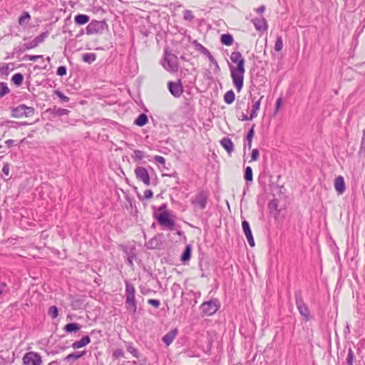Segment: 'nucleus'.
I'll return each instance as SVG.
<instances>
[{
  "label": "nucleus",
  "mask_w": 365,
  "mask_h": 365,
  "mask_svg": "<svg viewBox=\"0 0 365 365\" xmlns=\"http://www.w3.org/2000/svg\"><path fill=\"white\" fill-rule=\"evenodd\" d=\"M231 61L237 63V67L230 66V73L232 82L238 92L243 86L245 68V59L239 51L232 52L230 56Z\"/></svg>",
  "instance_id": "nucleus-1"
},
{
  "label": "nucleus",
  "mask_w": 365,
  "mask_h": 365,
  "mask_svg": "<svg viewBox=\"0 0 365 365\" xmlns=\"http://www.w3.org/2000/svg\"><path fill=\"white\" fill-rule=\"evenodd\" d=\"M298 312L299 313L300 324L307 334L312 332L311 327L315 321V315L312 312L309 306L302 300L298 299Z\"/></svg>",
  "instance_id": "nucleus-2"
},
{
  "label": "nucleus",
  "mask_w": 365,
  "mask_h": 365,
  "mask_svg": "<svg viewBox=\"0 0 365 365\" xmlns=\"http://www.w3.org/2000/svg\"><path fill=\"white\" fill-rule=\"evenodd\" d=\"M125 307L133 314L137 311L135 289L129 282H125Z\"/></svg>",
  "instance_id": "nucleus-3"
},
{
  "label": "nucleus",
  "mask_w": 365,
  "mask_h": 365,
  "mask_svg": "<svg viewBox=\"0 0 365 365\" xmlns=\"http://www.w3.org/2000/svg\"><path fill=\"white\" fill-rule=\"evenodd\" d=\"M108 25L105 20H93L86 26V34L88 35L101 34L104 31L108 30Z\"/></svg>",
  "instance_id": "nucleus-4"
},
{
  "label": "nucleus",
  "mask_w": 365,
  "mask_h": 365,
  "mask_svg": "<svg viewBox=\"0 0 365 365\" xmlns=\"http://www.w3.org/2000/svg\"><path fill=\"white\" fill-rule=\"evenodd\" d=\"M35 113V109L33 107L26 106L21 104L11 110V115L14 118H20L22 117H31Z\"/></svg>",
  "instance_id": "nucleus-5"
},
{
  "label": "nucleus",
  "mask_w": 365,
  "mask_h": 365,
  "mask_svg": "<svg viewBox=\"0 0 365 365\" xmlns=\"http://www.w3.org/2000/svg\"><path fill=\"white\" fill-rule=\"evenodd\" d=\"M209 194L206 191H201L197 193L192 199L191 203L195 208L202 210L206 208Z\"/></svg>",
  "instance_id": "nucleus-6"
},
{
  "label": "nucleus",
  "mask_w": 365,
  "mask_h": 365,
  "mask_svg": "<svg viewBox=\"0 0 365 365\" xmlns=\"http://www.w3.org/2000/svg\"><path fill=\"white\" fill-rule=\"evenodd\" d=\"M163 66L165 69L169 71L175 72L178 71V64L177 56L170 53L167 50L165 51V58Z\"/></svg>",
  "instance_id": "nucleus-7"
},
{
  "label": "nucleus",
  "mask_w": 365,
  "mask_h": 365,
  "mask_svg": "<svg viewBox=\"0 0 365 365\" xmlns=\"http://www.w3.org/2000/svg\"><path fill=\"white\" fill-rule=\"evenodd\" d=\"M22 361L24 365H41L43 362L40 354L34 351L26 352L22 358Z\"/></svg>",
  "instance_id": "nucleus-8"
},
{
  "label": "nucleus",
  "mask_w": 365,
  "mask_h": 365,
  "mask_svg": "<svg viewBox=\"0 0 365 365\" xmlns=\"http://www.w3.org/2000/svg\"><path fill=\"white\" fill-rule=\"evenodd\" d=\"M169 212L165 210L157 217V220L161 226H164L168 230L172 231L175 229V221L169 218Z\"/></svg>",
  "instance_id": "nucleus-9"
},
{
  "label": "nucleus",
  "mask_w": 365,
  "mask_h": 365,
  "mask_svg": "<svg viewBox=\"0 0 365 365\" xmlns=\"http://www.w3.org/2000/svg\"><path fill=\"white\" fill-rule=\"evenodd\" d=\"M202 311L207 315L215 314L219 309V303L217 300H211L205 302L201 305Z\"/></svg>",
  "instance_id": "nucleus-10"
},
{
  "label": "nucleus",
  "mask_w": 365,
  "mask_h": 365,
  "mask_svg": "<svg viewBox=\"0 0 365 365\" xmlns=\"http://www.w3.org/2000/svg\"><path fill=\"white\" fill-rule=\"evenodd\" d=\"M135 173L138 180L142 181L147 186L150 185V175L146 168L141 166L137 167Z\"/></svg>",
  "instance_id": "nucleus-11"
},
{
  "label": "nucleus",
  "mask_w": 365,
  "mask_h": 365,
  "mask_svg": "<svg viewBox=\"0 0 365 365\" xmlns=\"http://www.w3.org/2000/svg\"><path fill=\"white\" fill-rule=\"evenodd\" d=\"M169 91L172 95L175 97H180L182 92V86L180 82H172L168 83Z\"/></svg>",
  "instance_id": "nucleus-12"
},
{
  "label": "nucleus",
  "mask_w": 365,
  "mask_h": 365,
  "mask_svg": "<svg viewBox=\"0 0 365 365\" xmlns=\"http://www.w3.org/2000/svg\"><path fill=\"white\" fill-rule=\"evenodd\" d=\"M243 232L247 237V242L251 247L255 246V241L252 233L250 227V224L247 220H243L242 222Z\"/></svg>",
  "instance_id": "nucleus-13"
},
{
  "label": "nucleus",
  "mask_w": 365,
  "mask_h": 365,
  "mask_svg": "<svg viewBox=\"0 0 365 365\" xmlns=\"http://www.w3.org/2000/svg\"><path fill=\"white\" fill-rule=\"evenodd\" d=\"M334 188L339 195H342L346 189L344 179L339 175L334 180Z\"/></svg>",
  "instance_id": "nucleus-14"
},
{
  "label": "nucleus",
  "mask_w": 365,
  "mask_h": 365,
  "mask_svg": "<svg viewBox=\"0 0 365 365\" xmlns=\"http://www.w3.org/2000/svg\"><path fill=\"white\" fill-rule=\"evenodd\" d=\"M178 334L177 329H174L169 332H168L162 338L163 341L166 344V346H169L175 339Z\"/></svg>",
  "instance_id": "nucleus-15"
},
{
  "label": "nucleus",
  "mask_w": 365,
  "mask_h": 365,
  "mask_svg": "<svg viewBox=\"0 0 365 365\" xmlns=\"http://www.w3.org/2000/svg\"><path fill=\"white\" fill-rule=\"evenodd\" d=\"M220 145L224 148V149L229 153L231 154V153L234 150V144L231 139L228 138H223L220 140Z\"/></svg>",
  "instance_id": "nucleus-16"
},
{
  "label": "nucleus",
  "mask_w": 365,
  "mask_h": 365,
  "mask_svg": "<svg viewBox=\"0 0 365 365\" xmlns=\"http://www.w3.org/2000/svg\"><path fill=\"white\" fill-rule=\"evenodd\" d=\"M91 342V339L88 336H85L81 340L76 341L72 344V347L75 349H80L86 346Z\"/></svg>",
  "instance_id": "nucleus-17"
},
{
  "label": "nucleus",
  "mask_w": 365,
  "mask_h": 365,
  "mask_svg": "<svg viewBox=\"0 0 365 365\" xmlns=\"http://www.w3.org/2000/svg\"><path fill=\"white\" fill-rule=\"evenodd\" d=\"M90 20V17L86 14H78L74 18V22L76 25L82 26L87 24Z\"/></svg>",
  "instance_id": "nucleus-18"
},
{
  "label": "nucleus",
  "mask_w": 365,
  "mask_h": 365,
  "mask_svg": "<svg viewBox=\"0 0 365 365\" xmlns=\"http://www.w3.org/2000/svg\"><path fill=\"white\" fill-rule=\"evenodd\" d=\"M49 34L50 32L48 31L41 33L33 40L31 46H37L38 44L43 43L44 40L48 38Z\"/></svg>",
  "instance_id": "nucleus-19"
},
{
  "label": "nucleus",
  "mask_w": 365,
  "mask_h": 365,
  "mask_svg": "<svg viewBox=\"0 0 365 365\" xmlns=\"http://www.w3.org/2000/svg\"><path fill=\"white\" fill-rule=\"evenodd\" d=\"M253 23L257 30L262 31L266 29L267 24L264 18H256L253 20Z\"/></svg>",
  "instance_id": "nucleus-20"
},
{
  "label": "nucleus",
  "mask_w": 365,
  "mask_h": 365,
  "mask_svg": "<svg viewBox=\"0 0 365 365\" xmlns=\"http://www.w3.org/2000/svg\"><path fill=\"white\" fill-rule=\"evenodd\" d=\"M263 96H262L257 101L254 102L252 106V110L250 115V118H255L257 116V110L259 109L261 105V101L263 98Z\"/></svg>",
  "instance_id": "nucleus-21"
},
{
  "label": "nucleus",
  "mask_w": 365,
  "mask_h": 365,
  "mask_svg": "<svg viewBox=\"0 0 365 365\" xmlns=\"http://www.w3.org/2000/svg\"><path fill=\"white\" fill-rule=\"evenodd\" d=\"M220 41L225 46H230L233 42V37L230 34H224L220 36Z\"/></svg>",
  "instance_id": "nucleus-22"
},
{
  "label": "nucleus",
  "mask_w": 365,
  "mask_h": 365,
  "mask_svg": "<svg viewBox=\"0 0 365 365\" xmlns=\"http://www.w3.org/2000/svg\"><path fill=\"white\" fill-rule=\"evenodd\" d=\"M51 113L56 116L67 115L70 111L65 108L54 107L52 110H50Z\"/></svg>",
  "instance_id": "nucleus-23"
},
{
  "label": "nucleus",
  "mask_w": 365,
  "mask_h": 365,
  "mask_svg": "<svg viewBox=\"0 0 365 365\" xmlns=\"http://www.w3.org/2000/svg\"><path fill=\"white\" fill-rule=\"evenodd\" d=\"M148 121V116L145 113H141L139 116L135 120L134 123L138 126L145 125Z\"/></svg>",
  "instance_id": "nucleus-24"
},
{
  "label": "nucleus",
  "mask_w": 365,
  "mask_h": 365,
  "mask_svg": "<svg viewBox=\"0 0 365 365\" xmlns=\"http://www.w3.org/2000/svg\"><path fill=\"white\" fill-rule=\"evenodd\" d=\"M191 250H192L191 245H189L185 247V249L184 250L183 253L181 256L182 262H185L188 261L190 259Z\"/></svg>",
  "instance_id": "nucleus-25"
},
{
  "label": "nucleus",
  "mask_w": 365,
  "mask_h": 365,
  "mask_svg": "<svg viewBox=\"0 0 365 365\" xmlns=\"http://www.w3.org/2000/svg\"><path fill=\"white\" fill-rule=\"evenodd\" d=\"M81 329L80 324L77 323H69L64 327V330L66 332H76Z\"/></svg>",
  "instance_id": "nucleus-26"
},
{
  "label": "nucleus",
  "mask_w": 365,
  "mask_h": 365,
  "mask_svg": "<svg viewBox=\"0 0 365 365\" xmlns=\"http://www.w3.org/2000/svg\"><path fill=\"white\" fill-rule=\"evenodd\" d=\"M200 52L205 55L206 56H207V58H209L210 61L212 63L215 64L217 67H219L217 61L215 59V58L212 56L211 53L207 49L206 47H200Z\"/></svg>",
  "instance_id": "nucleus-27"
},
{
  "label": "nucleus",
  "mask_w": 365,
  "mask_h": 365,
  "mask_svg": "<svg viewBox=\"0 0 365 365\" xmlns=\"http://www.w3.org/2000/svg\"><path fill=\"white\" fill-rule=\"evenodd\" d=\"M96 59V55L93 53H86L82 55V60L85 63H92Z\"/></svg>",
  "instance_id": "nucleus-28"
},
{
  "label": "nucleus",
  "mask_w": 365,
  "mask_h": 365,
  "mask_svg": "<svg viewBox=\"0 0 365 365\" xmlns=\"http://www.w3.org/2000/svg\"><path fill=\"white\" fill-rule=\"evenodd\" d=\"M31 19V16L29 12L24 11L23 14L19 18V24L21 26H24L29 23Z\"/></svg>",
  "instance_id": "nucleus-29"
},
{
  "label": "nucleus",
  "mask_w": 365,
  "mask_h": 365,
  "mask_svg": "<svg viewBox=\"0 0 365 365\" xmlns=\"http://www.w3.org/2000/svg\"><path fill=\"white\" fill-rule=\"evenodd\" d=\"M235 93L232 90H230L225 93L224 96V101L227 104H231L235 101Z\"/></svg>",
  "instance_id": "nucleus-30"
},
{
  "label": "nucleus",
  "mask_w": 365,
  "mask_h": 365,
  "mask_svg": "<svg viewBox=\"0 0 365 365\" xmlns=\"http://www.w3.org/2000/svg\"><path fill=\"white\" fill-rule=\"evenodd\" d=\"M85 351L82 352H74L68 354L64 359V361H69L70 360H77L85 354Z\"/></svg>",
  "instance_id": "nucleus-31"
},
{
  "label": "nucleus",
  "mask_w": 365,
  "mask_h": 365,
  "mask_svg": "<svg viewBox=\"0 0 365 365\" xmlns=\"http://www.w3.org/2000/svg\"><path fill=\"white\" fill-rule=\"evenodd\" d=\"M146 247L148 249H155L158 247L159 245V240L157 237H153L151 240H150L147 243H146Z\"/></svg>",
  "instance_id": "nucleus-32"
},
{
  "label": "nucleus",
  "mask_w": 365,
  "mask_h": 365,
  "mask_svg": "<svg viewBox=\"0 0 365 365\" xmlns=\"http://www.w3.org/2000/svg\"><path fill=\"white\" fill-rule=\"evenodd\" d=\"M23 80L24 76L20 73H15L11 78L12 82L16 86L21 85Z\"/></svg>",
  "instance_id": "nucleus-33"
},
{
  "label": "nucleus",
  "mask_w": 365,
  "mask_h": 365,
  "mask_svg": "<svg viewBox=\"0 0 365 365\" xmlns=\"http://www.w3.org/2000/svg\"><path fill=\"white\" fill-rule=\"evenodd\" d=\"M244 177L247 182H252L253 180L252 169L251 167L247 166L245 168Z\"/></svg>",
  "instance_id": "nucleus-34"
},
{
  "label": "nucleus",
  "mask_w": 365,
  "mask_h": 365,
  "mask_svg": "<svg viewBox=\"0 0 365 365\" xmlns=\"http://www.w3.org/2000/svg\"><path fill=\"white\" fill-rule=\"evenodd\" d=\"M48 314L52 319H56L58 315V308L56 306L50 307Z\"/></svg>",
  "instance_id": "nucleus-35"
},
{
  "label": "nucleus",
  "mask_w": 365,
  "mask_h": 365,
  "mask_svg": "<svg viewBox=\"0 0 365 365\" xmlns=\"http://www.w3.org/2000/svg\"><path fill=\"white\" fill-rule=\"evenodd\" d=\"M9 92V89L6 83H0V98Z\"/></svg>",
  "instance_id": "nucleus-36"
},
{
  "label": "nucleus",
  "mask_w": 365,
  "mask_h": 365,
  "mask_svg": "<svg viewBox=\"0 0 365 365\" xmlns=\"http://www.w3.org/2000/svg\"><path fill=\"white\" fill-rule=\"evenodd\" d=\"M354 351L351 349H349L348 350V354L346 357V364L347 365H353V361H354Z\"/></svg>",
  "instance_id": "nucleus-37"
},
{
  "label": "nucleus",
  "mask_w": 365,
  "mask_h": 365,
  "mask_svg": "<svg viewBox=\"0 0 365 365\" xmlns=\"http://www.w3.org/2000/svg\"><path fill=\"white\" fill-rule=\"evenodd\" d=\"M133 153H134V155H133V158L135 160H142L144 157V153L140 150H134Z\"/></svg>",
  "instance_id": "nucleus-38"
},
{
  "label": "nucleus",
  "mask_w": 365,
  "mask_h": 365,
  "mask_svg": "<svg viewBox=\"0 0 365 365\" xmlns=\"http://www.w3.org/2000/svg\"><path fill=\"white\" fill-rule=\"evenodd\" d=\"M54 93L63 101V102H68L69 98L65 96L61 91L58 90H56Z\"/></svg>",
  "instance_id": "nucleus-39"
},
{
  "label": "nucleus",
  "mask_w": 365,
  "mask_h": 365,
  "mask_svg": "<svg viewBox=\"0 0 365 365\" xmlns=\"http://www.w3.org/2000/svg\"><path fill=\"white\" fill-rule=\"evenodd\" d=\"M67 73V68L64 66H59L57 68L56 74L60 76H66Z\"/></svg>",
  "instance_id": "nucleus-40"
},
{
  "label": "nucleus",
  "mask_w": 365,
  "mask_h": 365,
  "mask_svg": "<svg viewBox=\"0 0 365 365\" xmlns=\"http://www.w3.org/2000/svg\"><path fill=\"white\" fill-rule=\"evenodd\" d=\"M183 18L185 20L192 21L194 19V16L190 10H185L184 11Z\"/></svg>",
  "instance_id": "nucleus-41"
},
{
  "label": "nucleus",
  "mask_w": 365,
  "mask_h": 365,
  "mask_svg": "<svg viewBox=\"0 0 365 365\" xmlns=\"http://www.w3.org/2000/svg\"><path fill=\"white\" fill-rule=\"evenodd\" d=\"M128 351L135 358L138 359L139 358V353H138V351L134 348L133 346H129L128 347Z\"/></svg>",
  "instance_id": "nucleus-42"
},
{
  "label": "nucleus",
  "mask_w": 365,
  "mask_h": 365,
  "mask_svg": "<svg viewBox=\"0 0 365 365\" xmlns=\"http://www.w3.org/2000/svg\"><path fill=\"white\" fill-rule=\"evenodd\" d=\"M259 158V150L255 148L253 149L251 154V160L250 161H256Z\"/></svg>",
  "instance_id": "nucleus-43"
},
{
  "label": "nucleus",
  "mask_w": 365,
  "mask_h": 365,
  "mask_svg": "<svg viewBox=\"0 0 365 365\" xmlns=\"http://www.w3.org/2000/svg\"><path fill=\"white\" fill-rule=\"evenodd\" d=\"M41 58H43V56H41V55H38V56L26 55L24 56L25 60H29V61H35L37 59Z\"/></svg>",
  "instance_id": "nucleus-44"
},
{
  "label": "nucleus",
  "mask_w": 365,
  "mask_h": 365,
  "mask_svg": "<svg viewBox=\"0 0 365 365\" xmlns=\"http://www.w3.org/2000/svg\"><path fill=\"white\" fill-rule=\"evenodd\" d=\"M148 303L149 304L155 307V308H158L160 307V300L154 299H148Z\"/></svg>",
  "instance_id": "nucleus-45"
},
{
  "label": "nucleus",
  "mask_w": 365,
  "mask_h": 365,
  "mask_svg": "<svg viewBox=\"0 0 365 365\" xmlns=\"http://www.w3.org/2000/svg\"><path fill=\"white\" fill-rule=\"evenodd\" d=\"M359 153H365V135H364V134H362Z\"/></svg>",
  "instance_id": "nucleus-46"
},
{
  "label": "nucleus",
  "mask_w": 365,
  "mask_h": 365,
  "mask_svg": "<svg viewBox=\"0 0 365 365\" xmlns=\"http://www.w3.org/2000/svg\"><path fill=\"white\" fill-rule=\"evenodd\" d=\"M154 160L156 163H160L161 165H165V159L163 156H160V155H155L154 157Z\"/></svg>",
  "instance_id": "nucleus-47"
},
{
  "label": "nucleus",
  "mask_w": 365,
  "mask_h": 365,
  "mask_svg": "<svg viewBox=\"0 0 365 365\" xmlns=\"http://www.w3.org/2000/svg\"><path fill=\"white\" fill-rule=\"evenodd\" d=\"M238 119L242 121H246L248 120H252V118H250V116H247L243 112H241V113L238 115Z\"/></svg>",
  "instance_id": "nucleus-48"
},
{
  "label": "nucleus",
  "mask_w": 365,
  "mask_h": 365,
  "mask_svg": "<svg viewBox=\"0 0 365 365\" xmlns=\"http://www.w3.org/2000/svg\"><path fill=\"white\" fill-rule=\"evenodd\" d=\"M254 128H255V125H253L252 126L251 129L247 133V140H252V138H253V135H254V133H255Z\"/></svg>",
  "instance_id": "nucleus-49"
},
{
  "label": "nucleus",
  "mask_w": 365,
  "mask_h": 365,
  "mask_svg": "<svg viewBox=\"0 0 365 365\" xmlns=\"http://www.w3.org/2000/svg\"><path fill=\"white\" fill-rule=\"evenodd\" d=\"M153 192L151 190H146L144 192V197L145 199H150L153 197Z\"/></svg>",
  "instance_id": "nucleus-50"
},
{
  "label": "nucleus",
  "mask_w": 365,
  "mask_h": 365,
  "mask_svg": "<svg viewBox=\"0 0 365 365\" xmlns=\"http://www.w3.org/2000/svg\"><path fill=\"white\" fill-rule=\"evenodd\" d=\"M2 172L6 175H9V163H4V165L3 166V168H2Z\"/></svg>",
  "instance_id": "nucleus-51"
},
{
  "label": "nucleus",
  "mask_w": 365,
  "mask_h": 365,
  "mask_svg": "<svg viewBox=\"0 0 365 365\" xmlns=\"http://www.w3.org/2000/svg\"><path fill=\"white\" fill-rule=\"evenodd\" d=\"M123 351L121 349H117L114 351L113 355L115 357L118 358L123 356Z\"/></svg>",
  "instance_id": "nucleus-52"
},
{
  "label": "nucleus",
  "mask_w": 365,
  "mask_h": 365,
  "mask_svg": "<svg viewBox=\"0 0 365 365\" xmlns=\"http://www.w3.org/2000/svg\"><path fill=\"white\" fill-rule=\"evenodd\" d=\"M251 149L252 148V140H247V143L245 145L244 149L246 148Z\"/></svg>",
  "instance_id": "nucleus-53"
},
{
  "label": "nucleus",
  "mask_w": 365,
  "mask_h": 365,
  "mask_svg": "<svg viewBox=\"0 0 365 365\" xmlns=\"http://www.w3.org/2000/svg\"><path fill=\"white\" fill-rule=\"evenodd\" d=\"M265 10V6L264 5L260 6L257 9V12L259 14H262Z\"/></svg>",
  "instance_id": "nucleus-54"
},
{
  "label": "nucleus",
  "mask_w": 365,
  "mask_h": 365,
  "mask_svg": "<svg viewBox=\"0 0 365 365\" xmlns=\"http://www.w3.org/2000/svg\"><path fill=\"white\" fill-rule=\"evenodd\" d=\"M5 144L8 146V147H11L13 144H14V140L10 139V140H7L5 141Z\"/></svg>",
  "instance_id": "nucleus-55"
},
{
  "label": "nucleus",
  "mask_w": 365,
  "mask_h": 365,
  "mask_svg": "<svg viewBox=\"0 0 365 365\" xmlns=\"http://www.w3.org/2000/svg\"><path fill=\"white\" fill-rule=\"evenodd\" d=\"M277 204L275 201H272L270 203H269V207L272 209V208H274L276 209L277 208Z\"/></svg>",
  "instance_id": "nucleus-56"
},
{
  "label": "nucleus",
  "mask_w": 365,
  "mask_h": 365,
  "mask_svg": "<svg viewBox=\"0 0 365 365\" xmlns=\"http://www.w3.org/2000/svg\"><path fill=\"white\" fill-rule=\"evenodd\" d=\"M274 46H282V41L281 38H277Z\"/></svg>",
  "instance_id": "nucleus-57"
},
{
  "label": "nucleus",
  "mask_w": 365,
  "mask_h": 365,
  "mask_svg": "<svg viewBox=\"0 0 365 365\" xmlns=\"http://www.w3.org/2000/svg\"><path fill=\"white\" fill-rule=\"evenodd\" d=\"M281 101H282L281 98L277 99V101L276 102V108H277V109H278L279 107L280 106Z\"/></svg>",
  "instance_id": "nucleus-58"
},
{
  "label": "nucleus",
  "mask_w": 365,
  "mask_h": 365,
  "mask_svg": "<svg viewBox=\"0 0 365 365\" xmlns=\"http://www.w3.org/2000/svg\"><path fill=\"white\" fill-rule=\"evenodd\" d=\"M165 209H166V205L163 204V205H162L160 207L159 210H160V211H163V210H165Z\"/></svg>",
  "instance_id": "nucleus-59"
},
{
  "label": "nucleus",
  "mask_w": 365,
  "mask_h": 365,
  "mask_svg": "<svg viewBox=\"0 0 365 365\" xmlns=\"http://www.w3.org/2000/svg\"><path fill=\"white\" fill-rule=\"evenodd\" d=\"M274 48H275V51H276L279 52V51H281V49L282 48V47H274Z\"/></svg>",
  "instance_id": "nucleus-60"
},
{
  "label": "nucleus",
  "mask_w": 365,
  "mask_h": 365,
  "mask_svg": "<svg viewBox=\"0 0 365 365\" xmlns=\"http://www.w3.org/2000/svg\"><path fill=\"white\" fill-rule=\"evenodd\" d=\"M48 365H57V362L56 361H51L48 364Z\"/></svg>",
  "instance_id": "nucleus-61"
},
{
  "label": "nucleus",
  "mask_w": 365,
  "mask_h": 365,
  "mask_svg": "<svg viewBox=\"0 0 365 365\" xmlns=\"http://www.w3.org/2000/svg\"><path fill=\"white\" fill-rule=\"evenodd\" d=\"M195 46H202L200 43H197L196 41H194Z\"/></svg>",
  "instance_id": "nucleus-62"
},
{
  "label": "nucleus",
  "mask_w": 365,
  "mask_h": 365,
  "mask_svg": "<svg viewBox=\"0 0 365 365\" xmlns=\"http://www.w3.org/2000/svg\"><path fill=\"white\" fill-rule=\"evenodd\" d=\"M177 234H178V235H182V231H178V232H177Z\"/></svg>",
  "instance_id": "nucleus-63"
},
{
  "label": "nucleus",
  "mask_w": 365,
  "mask_h": 365,
  "mask_svg": "<svg viewBox=\"0 0 365 365\" xmlns=\"http://www.w3.org/2000/svg\"><path fill=\"white\" fill-rule=\"evenodd\" d=\"M346 328H347V329H346V331H348V330L349 331V326H347V327H346Z\"/></svg>",
  "instance_id": "nucleus-64"
}]
</instances>
